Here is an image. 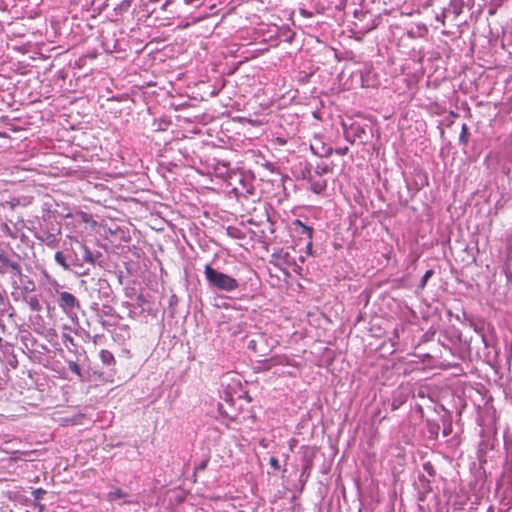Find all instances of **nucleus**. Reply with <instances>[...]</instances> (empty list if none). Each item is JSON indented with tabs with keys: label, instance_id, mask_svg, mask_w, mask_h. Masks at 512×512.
<instances>
[{
	"label": "nucleus",
	"instance_id": "obj_1",
	"mask_svg": "<svg viewBox=\"0 0 512 512\" xmlns=\"http://www.w3.org/2000/svg\"><path fill=\"white\" fill-rule=\"evenodd\" d=\"M68 262L71 271L78 275H86L89 268H85V264L95 265L97 258L101 257L100 252H92L84 243L75 240L70 243V248L66 249Z\"/></svg>",
	"mask_w": 512,
	"mask_h": 512
},
{
	"label": "nucleus",
	"instance_id": "obj_2",
	"mask_svg": "<svg viewBox=\"0 0 512 512\" xmlns=\"http://www.w3.org/2000/svg\"><path fill=\"white\" fill-rule=\"evenodd\" d=\"M204 275L210 288L224 292H233L240 287V283L232 276L213 268L211 264L204 267Z\"/></svg>",
	"mask_w": 512,
	"mask_h": 512
},
{
	"label": "nucleus",
	"instance_id": "obj_3",
	"mask_svg": "<svg viewBox=\"0 0 512 512\" xmlns=\"http://www.w3.org/2000/svg\"><path fill=\"white\" fill-rule=\"evenodd\" d=\"M17 255L12 256L4 250H0V274H9L12 278L22 277V268L20 263L14 258Z\"/></svg>",
	"mask_w": 512,
	"mask_h": 512
},
{
	"label": "nucleus",
	"instance_id": "obj_4",
	"mask_svg": "<svg viewBox=\"0 0 512 512\" xmlns=\"http://www.w3.org/2000/svg\"><path fill=\"white\" fill-rule=\"evenodd\" d=\"M58 287H60V285L56 282L55 292L59 294L58 306L63 312L70 314L75 308L80 307L78 299L72 293L66 291L59 292Z\"/></svg>",
	"mask_w": 512,
	"mask_h": 512
},
{
	"label": "nucleus",
	"instance_id": "obj_5",
	"mask_svg": "<svg viewBox=\"0 0 512 512\" xmlns=\"http://www.w3.org/2000/svg\"><path fill=\"white\" fill-rule=\"evenodd\" d=\"M344 136L347 141L354 143L356 139L362 140L366 135V129L359 123L353 122L348 127L343 123Z\"/></svg>",
	"mask_w": 512,
	"mask_h": 512
},
{
	"label": "nucleus",
	"instance_id": "obj_6",
	"mask_svg": "<svg viewBox=\"0 0 512 512\" xmlns=\"http://www.w3.org/2000/svg\"><path fill=\"white\" fill-rule=\"evenodd\" d=\"M310 183V190L314 192L315 194H321L326 190L327 187V181L319 176L313 175L311 177V180H309Z\"/></svg>",
	"mask_w": 512,
	"mask_h": 512
},
{
	"label": "nucleus",
	"instance_id": "obj_7",
	"mask_svg": "<svg viewBox=\"0 0 512 512\" xmlns=\"http://www.w3.org/2000/svg\"><path fill=\"white\" fill-rule=\"evenodd\" d=\"M288 358L286 356H273L270 359H266L262 362V368L264 370H269L274 366L278 365H287Z\"/></svg>",
	"mask_w": 512,
	"mask_h": 512
},
{
	"label": "nucleus",
	"instance_id": "obj_8",
	"mask_svg": "<svg viewBox=\"0 0 512 512\" xmlns=\"http://www.w3.org/2000/svg\"><path fill=\"white\" fill-rule=\"evenodd\" d=\"M128 494L124 492L120 488H113L110 490L107 494V500L110 502L117 501L119 499L123 500V504L130 503L129 500H127Z\"/></svg>",
	"mask_w": 512,
	"mask_h": 512
},
{
	"label": "nucleus",
	"instance_id": "obj_9",
	"mask_svg": "<svg viewBox=\"0 0 512 512\" xmlns=\"http://www.w3.org/2000/svg\"><path fill=\"white\" fill-rule=\"evenodd\" d=\"M265 341V336L263 334L257 335L255 338H252L248 342V349L252 350L255 353H260L264 355V349L260 347V345Z\"/></svg>",
	"mask_w": 512,
	"mask_h": 512
},
{
	"label": "nucleus",
	"instance_id": "obj_10",
	"mask_svg": "<svg viewBox=\"0 0 512 512\" xmlns=\"http://www.w3.org/2000/svg\"><path fill=\"white\" fill-rule=\"evenodd\" d=\"M293 225L296 229H299V233L301 235H305L308 240H312L313 237V228L305 225L301 220L296 219L293 222Z\"/></svg>",
	"mask_w": 512,
	"mask_h": 512
},
{
	"label": "nucleus",
	"instance_id": "obj_11",
	"mask_svg": "<svg viewBox=\"0 0 512 512\" xmlns=\"http://www.w3.org/2000/svg\"><path fill=\"white\" fill-rule=\"evenodd\" d=\"M23 301L29 306L33 312H39L42 309L37 295L23 296Z\"/></svg>",
	"mask_w": 512,
	"mask_h": 512
},
{
	"label": "nucleus",
	"instance_id": "obj_12",
	"mask_svg": "<svg viewBox=\"0 0 512 512\" xmlns=\"http://www.w3.org/2000/svg\"><path fill=\"white\" fill-rule=\"evenodd\" d=\"M54 259L64 270H71L66 251H57L54 255Z\"/></svg>",
	"mask_w": 512,
	"mask_h": 512
},
{
	"label": "nucleus",
	"instance_id": "obj_13",
	"mask_svg": "<svg viewBox=\"0 0 512 512\" xmlns=\"http://www.w3.org/2000/svg\"><path fill=\"white\" fill-rule=\"evenodd\" d=\"M313 176L312 173V165L308 162H305L304 165L300 164V174L299 177H301L304 180H311V177Z\"/></svg>",
	"mask_w": 512,
	"mask_h": 512
},
{
	"label": "nucleus",
	"instance_id": "obj_14",
	"mask_svg": "<svg viewBox=\"0 0 512 512\" xmlns=\"http://www.w3.org/2000/svg\"><path fill=\"white\" fill-rule=\"evenodd\" d=\"M99 357L104 365L110 366L115 363L114 355L109 350L102 349Z\"/></svg>",
	"mask_w": 512,
	"mask_h": 512
},
{
	"label": "nucleus",
	"instance_id": "obj_15",
	"mask_svg": "<svg viewBox=\"0 0 512 512\" xmlns=\"http://www.w3.org/2000/svg\"><path fill=\"white\" fill-rule=\"evenodd\" d=\"M311 472V463H306L301 471V474L299 476V483L301 485V490L303 489L305 483L307 482Z\"/></svg>",
	"mask_w": 512,
	"mask_h": 512
},
{
	"label": "nucleus",
	"instance_id": "obj_16",
	"mask_svg": "<svg viewBox=\"0 0 512 512\" xmlns=\"http://www.w3.org/2000/svg\"><path fill=\"white\" fill-rule=\"evenodd\" d=\"M331 171V168L328 164L321 163L317 164L316 167H312V173L315 176L322 177L324 174H327Z\"/></svg>",
	"mask_w": 512,
	"mask_h": 512
},
{
	"label": "nucleus",
	"instance_id": "obj_17",
	"mask_svg": "<svg viewBox=\"0 0 512 512\" xmlns=\"http://www.w3.org/2000/svg\"><path fill=\"white\" fill-rule=\"evenodd\" d=\"M133 0H122L118 5L117 7L115 8V10L118 12V13H124L126 11H128V9L130 8L131 6V3H132Z\"/></svg>",
	"mask_w": 512,
	"mask_h": 512
},
{
	"label": "nucleus",
	"instance_id": "obj_18",
	"mask_svg": "<svg viewBox=\"0 0 512 512\" xmlns=\"http://www.w3.org/2000/svg\"><path fill=\"white\" fill-rule=\"evenodd\" d=\"M68 369L79 377H82L81 368L75 361L67 362Z\"/></svg>",
	"mask_w": 512,
	"mask_h": 512
},
{
	"label": "nucleus",
	"instance_id": "obj_19",
	"mask_svg": "<svg viewBox=\"0 0 512 512\" xmlns=\"http://www.w3.org/2000/svg\"><path fill=\"white\" fill-rule=\"evenodd\" d=\"M452 433V421L450 419H443V435L449 436Z\"/></svg>",
	"mask_w": 512,
	"mask_h": 512
},
{
	"label": "nucleus",
	"instance_id": "obj_20",
	"mask_svg": "<svg viewBox=\"0 0 512 512\" xmlns=\"http://www.w3.org/2000/svg\"><path fill=\"white\" fill-rule=\"evenodd\" d=\"M459 141L461 144H464V145H466L468 142V128H467L466 124L462 125Z\"/></svg>",
	"mask_w": 512,
	"mask_h": 512
},
{
	"label": "nucleus",
	"instance_id": "obj_21",
	"mask_svg": "<svg viewBox=\"0 0 512 512\" xmlns=\"http://www.w3.org/2000/svg\"><path fill=\"white\" fill-rule=\"evenodd\" d=\"M43 241L50 247H54L56 246V243H57V238H56V235L54 234H47L46 238L43 239Z\"/></svg>",
	"mask_w": 512,
	"mask_h": 512
},
{
	"label": "nucleus",
	"instance_id": "obj_22",
	"mask_svg": "<svg viewBox=\"0 0 512 512\" xmlns=\"http://www.w3.org/2000/svg\"><path fill=\"white\" fill-rule=\"evenodd\" d=\"M433 274L434 271L432 269H429L425 272L420 281L421 287H424L427 284V281L433 276Z\"/></svg>",
	"mask_w": 512,
	"mask_h": 512
},
{
	"label": "nucleus",
	"instance_id": "obj_23",
	"mask_svg": "<svg viewBox=\"0 0 512 512\" xmlns=\"http://www.w3.org/2000/svg\"><path fill=\"white\" fill-rule=\"evenodd\" d=\"M423 469L428 473L429 476L433 477L435 475L434 467L430 462L424 463Z\"/></svg>",
	"mask_w": 512,
	"mask_h": 512
},
{
	"label": "nucleus",
	"instance_id": "obj_24",
	"mask_svg": "<svg viewBox=\"0 0 512 512\" xmlns=\"http://www.w3.org/2000/svg\"><path fill=\"white\" fill-rule=\"evenodd\" d=\"M46 493V491L42 488H37L33 490L32 495L35 500H39L43 497V495Z\"/></svg>",
	"mask_w": 512,
	"mask_h": 512
},
{
	"label": "nucleus",
	"instance_id": "obj_25",
	"mask_svg": "<svg viewBox=\"0 0 512 512\" xmlns=\"http://www.w3.org/2000/svg\"><path fill=\"white\" fill-rule=\"evenodd\" d=\"M269 464L276 471L280 469V464H279V461H278V459L276 457H271L269 459Z\"/></svg>",
	"mask_w": 512,
	"mask_h": 512
},
{
	"label": "nucleus",
	"instance_id": "obj_26",
	"mask_svg": "<svg viewBox=\"0 0 512 512\" xmlns=\"http://www.w3.org/2000/svg\"><path fill=\"white\" fill-rule=\"evenodd\" d=\"M349 151V147L348 146H345V147H339L335 150V152L340 155V156H344L348 153Z\"/></svg>",
	"mask_w": 512,
	"mask_h": 512
},
{
	"label": "nucleus",
	"instance_id": "obj_27",
	"mask_svg": "<svg viewBox=\"0 0 512 512\" xmlns=\"http://www.w3.org/2000/svg\"><path fill=\"white\" fill-rule=\"evenodd\" d=\"M62 338H63V340H64V342H65V343H67V342H68V343H70V344L74 345V339H73V337H72L70 334H68V333H63Z\"/></svg>",
	"mask_w": 512,
	"mask_h": 512
},
{
	"label": "nucleus",
	"instance_id": "obj_28",
	"mask_svg": "<svg viewBox=\"0 0 512 512\" xmlns=\"http://www.w3.org/2000/svg\"><path fill=\"white\" fill-rule=\"evenodd\" d=\"M208 460H203L199 463V465L196 467L197 470H204L207 467Z\"/></svg>",
	"mask_w": 512,
	"mask_h": 512
},
{
	"label": "nucleus",
	"instance_id": "obj_29",
	"mask_svg": "<svg viewBox=\"0 0 512 512\" xmlns=\"http://www.w3.org/2000/svg\"><path fill=\"white\" fill-rule=\"evenodd\" d=\"M438 429H439V426H438V425H432V424H430V425H429V431H430L431 433H435V434L437 435V431H438Z\"/></svg>",
	"mask_w": 512,
	"mask_h": 512
},
{
	"label": "nucleus",
	"instance_id": "obj_30",
	"mask_svg": "<svg viewBox=\"0 0 512 512\" xmlns=\"http://www.w3.org/2000/svg\"><path fill=\"white\" fill-rule=\"evenodd\" d=\"M29 284H30V285H25V286H24V290H25V291H33V290H34V288H35L34 283H33V282H29Z\"/></svg>",
	"mask_w": 512,
	"mask_h": 512
},
{
	"label": "nucleus",
	"instance_id": "obj_31",
	"mask_svg": "<svg viewBox=\"0 0 512 512\" xmlns=\"http://www.w3.org/2000/svg\"><path fill=\"white\" fill-rule=\"evenodd\" d=\"M332 154V148L331 147H328L327 149H325L324 153L322 154V156H325V157H328Z\"/></svg>",
	"mask_w": 512,
	"mask_h": 512
},
{
	"label": "nucleus",
	"instance_id": "obj_32",
	"mask_svg": "<svg viewBox=\"0 0 512 512\" xmlns=\"http://www.w3.org/2000/svg\"><path fill=\"white\" fill-rule=\"evenodd\" d=\"M300 13H301V15H303L304 17H311V16H312V13H311V12H308V11H306V10H304V9H301V10H300Z\"/></svg>",
	"mask_w": 512,
	"mask_h": 512
},
{
	"label": "nucleus",
	"instance_id": "obj_33",
	"mask_svg": "<svg viewBox=\"0 0 512 512\" xmlns=\"http://www.w3.org/2000/svg\"><path fill=\"white\" fill-rule=\"evenodd\" d=\"M306 247H307L308 251L311 250V248H312V240H308V243H307Z\"/></svg>",
	"mask_w": 512,
	"mask_h": 512
},
{
	"label": "nucleus",
	"instance_id": "obj_34",
	"mask_svg": "<svg viewBox=\"0 0 512 512\" xmlns=\"http://www.w3.org/2000/svg\"><path fill=\"white\" fill-rule=\"evenodd\" d=\"M293 35H294V34H292V35L288 38V41H289V42H292V40H293Z\"/></svg>",
	"mask_w": 512,
	"mask_h": 512
}]
</instances>
